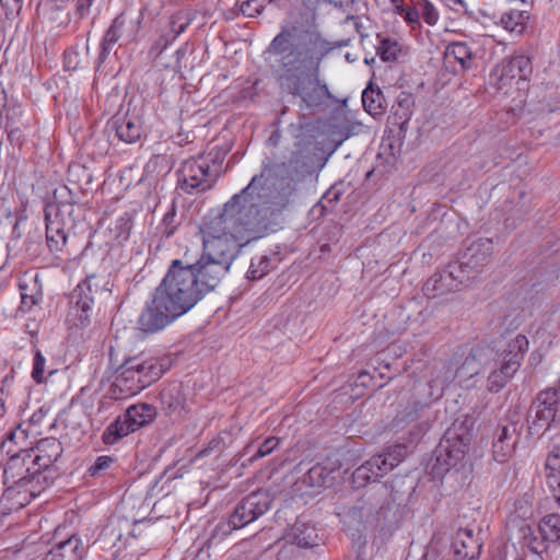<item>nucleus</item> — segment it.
<instances>
[{"instance_id":"nucleus-60","label":"nucleus","mask_w":560,"mask_h":560,"mask_svg":"<svg viewBox=\"0 0 560 560\" xmlns=\"http://www.w3.org/2000/svg\"><path fill=\"white\" fill-rule=\"evenodd\" d=\"M377 5L385 7L388 4V0H374Z\"/></svg>"},{"instance_id":"nucleus-48","label":"nucleus","mask_w":560,"mask_h":560,"mask_svg":"<svg viewBox=\"0 0 560 560\" xmlns=\"http://www.w3.org/2000/svg\"><path fill=\"white\" fill-rule=\"evenodd\" d=\"M398 51V45L396 42H392L390 39L386 38L383 39L377 48V54L380 55L381 59L384 61H392L396 59Z\"/></svg>"},{"instance_id":"nucleus-39","label":"nucleus","mask_w":560,"mask_h":560,"mask_svg":"<svg viewBox=\"0 0 560 560\" xmlns=\"http://www.w3.org/2000/svg\"><path fill=\"white\" fill-rule=\"evenodd\" d=\"M528 19L529 15L527 11L510 10L501 15L500 24L506 31L520 35L524 32Z\"/></svg>"},{"instance_id":"nucleus-31","label":"nucleus","mask_w":560,"mask_h":560,"mask_svg":"<svg viewBox=\"0 0 560 560\" xmlns=\"http://www.w3.org/2000/svg\"><path fill=\"white\" fill-rule=\"evenodd\" d=\"M413 106L415 100L412 95L401 92L392 107V124L398 126L401 130L405 129L412 117Z\"/></svg>"},{"instance_id":"nucleus-33","label":"nucleus","mask_w":560,"mask_h":560,"mask_svg":"<svg viewBox=\"0 0 560 560\" xmlns=\"http://www.w3.org/2000/svg\"><path fill=\"white\" fill-rule=\"evenodd\" d=\"M49 213L54 214L57 219L62 221L71 230L75 225V221L81 214V206L74 202L62 201L58 203H49L45 208Z\"/></svg>"},{"instance_id":"nucleus-42","label":"nucleus","mask_w":560,"mask_h":560,"mask_svg":"<svg viewBox=\"0 0 560 560\" xmlns=\"http://www.w3.org/2000/svg\"><path fill=\"white\" fill-rule=\"evenodd\" d=\"M20 290H21L20 310L22 312H30L33 308V306H35L39 302L42 294L39 293V291L36 288L30 289L28 284H26V283H21Z\"/></svg>"},{"instance_id":"nucleus-51","label":"nucleus","mask_w":560,"mask_h":560,"mask_svg":"<svg viewBox=\"0 0 560 560\" xmlns=\"http://www.w3.org/2000/svg\"><path fill=\"white\" fill-rule=\"evenodd\" d=\"M74 4V16L79 20L86 19L93 11L97 0H72Z\"/></svg>"},{"instance_id":"nucleus-38","label":"nucleus","mask_w":560,"mask_h":560,"mask_svg":"<svg viewBox=\"0 0 560 560\" xmlns=\"http://www.w3.org/2000/svg\"><path fill=\"white\" fill-rule=\"evenodd\" d=\"M527 349L528 340L526 336L518 334L515 338L509 341L506 348L503 351L501 360L504 362H516L518 370Z\"/></svg>"},{"instance_id":"nucleus-55","label":"nucleus","mask_w":560,"mask_h":560,"mask_svg":"<svg viewBox=\"0 0 560 560\" xmlns=\"http://www.w3.org/2000/svg\"><path fill=\"white\" fill-rule=\"evenodd\" d=\"M497 439L503 441H515V444L518 440V425L517 423H510L508 425H503L499 429Z\"/></svg>"},{"instance_id":"nucleus-15","label":"nucleus","mask_w":560,"mask_h":560,"mask_svg":"<svg viewBox=\"0 0 560 560\" xmlns=\"http://www.w3.org/2000/svg\"><path fill=\"white\" fill-rule=\"evenodd\" d=\"M446 380H440L438 377L432 378L425 384H419L416 388L418 390V397L420 401L413 402L410 407L400 411L395 421L396 425L401 423L413 422L419 419V411L429 404L432 399H439L443 395Z\"/></svg>"},{"instance_id":"nucleus-52","label":"nucleus","mask_w":560,"mask_h":560,"mask_svg":"<svg viewBox=\"0 0 560 560\" xmlns=\"http://www.w3.org/2000/svg\"><path fill=\"white\" fill-rule=\"evenodd\" d=\"M45 358L39 350L35 351L33 360L32 377L36 383H42L44 380Z\"/></svg>"},{"instance_id":"nucleus-29","label":"nucleus","mask_w":560,"mask_h":560,"mask_svg":"<svg viewBox=\"0 0 560 560\" xmlns=\"http://www.w3.org/2000/svg\"><path fill=\"white\" fill-rule=\"evenodd\" d=\"M492 360L490 361V363ZM517 364L516 362H504L500 360L498 362L495 359L493 360V370L488 376V389L492 393H498L501 390L509 380L516 373Z\"/></svg>"},{"instance_id":"nucleus-47","label":"nucleus","mask_w":560,"mask_h":560,"mask_svg":"<svg viewBox=\"0 0 560 560\" xmlns=\"http://www.w3.org/2000/svg\"><path fill=\"white\" fill-rule=\"evenodd\" d=\"M420 16L429 25H434L439 20V12L429 0H420L418 2Z\"/></svg>"},{"instance_id":"nucleus-50","label":"nucleus","mask_w":560,"mask_h":560,"mask_svg":"<svg viewBox=\"0 0 560 560\" xmlns=\"http://www.w3.org/2000/svg\"><path fill=\"white\" fill-rule=\"evenodd\" d=\"M114 463V458L110 456H98L93 465H91L88 469V474L92 477H96L102 475L105 470H107Z\"/></svg>"},{"instance_id":"nucleus-17","label":"nucleus","mask_w":560,"mask_h":560,"mask_svg":"<svg viewBox=\"0 0 560 560\" xmlns=\"http://www.w3.org/2000/svg\"><path fill=\"white\" fill-rule=\"evenodd\" d=\"M25 451L32 453V458L43 472H48V476H56L52 465L63 452L62 444L58 439H42L35 447L26 448Z\"/></svg>"},{"instance_id":"nucleus-49","label":"nucleus","mask_w":560,"mask_h":560,"mask_svg":"<svg viewBox=\"0 0 560 560\" xmlns=\"http://www.w3.org/2000/svg\"><path fill=\"white\" fill-rule=\"evenodd\" d=\"M266 0H246L241 4V12L248 18H255L262 13Z\"/></svg>"},{"instance_id":"nucleus-57","label":"nucleus","mask_w":560,"mask_h":560,"mask_svg":"<svg viewBox=\"0 0 560 560\" xmlns=\"http://www.w3.org/2000/svg\"><path fill=\"white\" fill-rule=\"evenodd\" d=\"M78 57L79 54L75 50H67L65 52V67L68 70H75L78 68Z\"/></svg>"},{"instance_id":"nucleus-6","label":"nucleus","mask_w":560,"mask_h":560,"mask_svg":"<svg viewBox=\"0 0 560 560\" xmlns=\"http://www.w3.org/2000/svg\"><path fill=\"white\" fill-rule=\"evenodd\" d=\"M462 427L463 423L457 424L455 421L434 451V463L431 467L434 477H442L464 458L470 436Z\"/></svg>"},{"instance_id":"nucleus-13","label":"nucleus","mask_w":560,"mask_h":560,"mask_svg":"<svg viewBox=\"0 0 560 560\" xmlns=\"http://www.w3.org/2000/svg\"><path fill=\"white\" fill-rule=\"evenodd\" d=\"M492 250V240L479 237L467 244L459 259L454 262L460 266V271L467 275V279L470 281L490 261Z\"/></svg>"},{"instance_id":"nucleus-14","label":"nucleus","mask_w":560,"mask_h":560,"mask_svg":"<svg viewBox=\"0 0 560 560\" xmlns=\"http://www.w3.org/2000/svg\"><path fill=\"white\" fill-rule=\"evenodd\" d=\"M468 282L467 275L460 271V266L450 262L447 267L433 273L424 283L423 292L428 298H436L440 295L455 292L462 285Z\"/></svg>"},{"instance_id":"nucleus-1","label":"nucleus","mask_w":560,"mask_h":560,"mask_svg":"<svg viewBox=\"0 0 560 560\" xmlns=\"http://www.w3.org/2000/svg\"><path fill=\"white\" fill-rule=\"evenodd\" d=\"M330 49L318 35L283 28L264 51L280 92L298 100L302 110H324L334 100L319 75L320 61Z\"/></svg>"},{"instance_id":"nucleus-10","label":"nucleus","mask_w":560,"mask_h":560,"mask_svg":"<svg viewBox=\"0 0 560 560\" xmlns=\"http://www.w3.org/2000/svg\"><path fill=\"white\" fill-rule=\"evenodd\" d=\"M271 504V499L266 490H257L246 495L234 508L229 517V527L240 529L265 514Z\"/></svg>"},{"instance_id":"nucleus-5","label":"nucleus","mask_w":560,"mask_h":560,"mask_svg":"<svg viewBox=\"0 0 560 560\" xmlns=\"http://www.w3.org/2000/svg\"><path fill=\"white\" fill-rule=\"evenodd\" d=\"M526 423L528 434L537 438L560 423V384L537 394L527 411Z\"/></svg>"},{"instance_id":"nucleus-41","label":"nucleus","mask_w":560,"mask_h":560,"mask_svg":"<svg viewBox=\"0 0 560 560\" xmlns=\"http://www.w3.org/2000/svg\"><path fill=\"white\" fill-rule=\"evenodd\" d=\"M330 470L320 464L314 465L304 475L303 482L310 487H323L329 481Z\"/></svg>"},{"instance_id":"nucleus-63","label":"nucleus","mask_w":560,"mask_h":560,"mask_svg":"<svg viewBox=\"0 0 560 560\" xmlns=\"http://www.w3.org/2000/svg\"><path fill=\"white\" fill-rule=\"evenodd\" d=\"M10 513H3V511H0V526L2 525V516L9 515Z\"/></svg>"},{"instance_id":"nucleus-25","label":"nucleus","mask_w":560,"mask_h":560,"mask_svg":"<svg viewBox=\"0 0 560 560\" xmlns=\"http://www.w3.org/2000/svg\"><path fill=\"white\" fill-rule=\"evenodd\" d=\"M453 547L458 560H475L480 555L481 542L471 528H460L455 535Z\"/></svg>"},{"instance_id":"nucleus-12","label":"nucleus","mask_w":560,"mask_h":560,"mask_svg":"<svg viewBox=\"0 0 560 560\" xmlns=\"http://www.w3.org/2000/svg\"><path fill=\"white\" fill-rule=\"evenodd\" d=\"M184 267L192 271L195 284L198 285L203 296L212 292L230 270L224 262H219L205 255H201L196 262L184 265Z\"/></svg>"},{"instance_id":"nucleus-54","label":"nucleus","mask_w":560,"mask_h":560,"mask_svg":"<svg viewBox=\"0 0 560 560\" xmlns=\"http://www.w3.org/2000/svg\"><path fill=\"white\" fill-rule=\"evenodd\" d=\"M114 44L107 42L106 39L102 38L100 43V52L97 58L95 59V69L96 71H100L101 68L105 65L108 56L110 55Z\"/></svg>"},{"instance_id":"nucleus-18","label":"nucleus","mask_w":560,"mask_h":560,"mask_svg":"<svg viewBox=\"0 0 560 560\" xmlns=\"http://www.w3.org/2000/svg\"><path fill=\"white\" fill-rule=\"evenodd\" d=\"M128 362L144 388L156 382L171 368V360L167 357L130 358Z\"/></svg>"},{"instance_id":"nucleus-4","label":"nucleus","mask_w":560,"mask_h":560,"mask_svg":"<svg viewBox=\"0 0 560 560\" xmlns=\"http://www.w3.org/2000/svg\"><path fill=\"white\" fill-rule=\"evenodd\" d=\"M54 481V476L43 472L32 458V453L21 450L11 455L3 469L5 489L0 499V511L11 513L26 506Z\"/></svg>"},{"instance_id":"nucleus-58","label":"nucleus","mask_w":560,"mask_h":560,"mask_svg":"<svg viewBox=\"0 0 560 560\" xmlns=\"http://www.w3.org/2000/svg\"><path fill=\"white\" fill-rule=\"evenodd\" d=\"M187 26L188 22H184L177 25L175 19L173 18L171 21V32L173 33L172 39H175L178 35L185 32Z\"/></svg>"},{"instance_id":"nucleus-7","label":"nucleus","mask_w":560,"mask_h":560,"mask_svg":"<svg viewBox=\"0 0 560 560\" xmlns=\"http://www.w3.org/2000/svg\"><path fill=\"white\" fill-rule=\"evenodd\" d=\"M177 188L188 195L211 189L218 180V173L211 170L210 161L200 155L185 160L176 172Z\"/></svg>"},{"instance_id":"nucleus-26","label":"nucleus","mask_w":560,"mask_h":560,"mask_svg":"<svg viewBox=\"0 0 560 560\" xmlns=\"http://www.w3.org/2000/svg\"><path fill=\"white\" fill-rule=\"evenodd\" d=\"M45 220L48 247L51 252H60L67 242V234L71 229L46 209Z\"/></svg>"},{"instance_id":"nucleus-22","label":"nucleus","mask_w":560,"mask_h":560,"mask_svg":"<svg viewBox=\"0 0 560 560\" xmlns=\"http://www.w3.org/2000/svg\"><path fill=\"white\" fill-rule=\"evenodd\" d=\"M498 354L490 347H476L465 358L460 366L457 368L455 376L458 380H468L479 374L481 366L489 365L491 360Z\"/></svg>"},{"instance_id":"nucleus-8","label":"nucleus","mask_w":560,"mask_h":560,"mask_svg":"<svg viewBox=\"0 0 560 560\" xmlns=\"http://www.w3.org/2000/svg\"><path fill=\"white\" fill-rule=\"evenodd\" d=\"M407 453L406 445L397 444L388 447L383 454L372 456L352 474L353 485L360 488L364 487L370 481L378 480L398 466L406 457Z\"/></svg>"},{"instance_id":"nucleus-30","label":"nucleus","mask_w":560,"mask_h":560,"mask_svg":"<svg viewBox=\"0 0 560 560\" xmlns=\"http://www.w3.org/2000/svg\"><path fill=\"white\" fill-rule=\"evenodd\" d=\"M132 22L124 13L118 14L105 31L103 38L116 45L120 40L130 42L135 38Z\"/></svg>"},{"instance_id":"nucleus-56","label":"nucleus","mask_w":560,"mask_h":560,"mask_svg":"<svg viewBox=\"0 0 560 560\" xmlns=\"http://www.w3.org/2000/svg\"><path fill=\"white\" fill-rule=\"evenodd\" d=\"M224 442L222 438H214L212 439L208 446L199 452V456H208L211 452H215L220 454L223 450Z\"/></svg>"},{"instance_id":"nucleus-16","label":"nucleus","mask_w":560,"mask_h":560,"mask_svg":"<svg viewBox=\"0 0 560 560\" xmlns=\"http://www.w3.org/2000/svg\"><path fill=\"white\" fill-rule=\"evenodd\" d=\"M538 532L541 536V540L533 536V529L529 526L523 529V535L528 541V547L536 553L545 549L544 541L560 540V511L544 516L538 523Z\"/></svg>"},{"instance_id":"nucleus-37","label":"nucleus","mask_w":560,"mask_h":560,"mask_svg":"<svg viewBox=\"0 0 560 560\" xmlns=\"http://www.w3.org/2000/svg\"><path fill=\"white\" fill-rule=\"evenodd\" d=\"M445 60L452 62V59L460 65L463 69L470 68L472 52L469 46L464 42H454L447 45L445 49Z\"/></svg>"},{"instance_id":"nucleus-46","label":"nucleus","mask_w":560,"mask_h":560,"mask_svg":"<svg viewBox=\"0 0 560 560\" xmlns=\"http://www.w3.org/2000/svg\"><path fill=\"white\" fill-rule=\"evenodd\" d=\"M281 443V439L277 436L267 438L257 448L255 454L249 458V462L262 458L271 454Z\"/></svg>"},{"instance_id":"nucleus-3","label":"nucleus","mask_w":560,"mask_h":560,"mask_svg":"<svg viewBox=\"0 0 560 560\" xmlns=\"http://www.w3.org/2000/svg\"><path fill=\"white\" fill-rule=\"evenodd\" d=\"M205 296L192 279V271L180 259L172 260L138 318V328L154 334L188 313Z\"/></svg>"},{"instance_id":"nucleus-2","label":"nucleus","mask_w":560,"mask_h":560,"mask_svg":"<svg viewBox=\"0 0 560 560\" xmlns=\"http://www.w3.org/2000/svg\"><path fill=\"white\" fill-rule=\"evenodd\" d=\"M262 179L264 173L253 176L249 184L224 205L222 213L201 231L202 255L231 268L246 244L243 232L266 224V201L260 192Z\"/></svg>"},{"instance_id":"nucleus-44","label":"nucleus","mask_w":560,"mask_h":560,"mask_svg":"<svg viewBox=\"0 0 560 560\" xmlns=\"http://www.w3.org/2000/svg\"><path fill=\"white\" fill-rule=\"evenodd\" d=\"M515 441H503L495 439L492 445L493 458L499 463H504L513 453Z\"/></svg>"},{"instance_id":"nucleus-24","label":"nucleus","mask_w":560,"mask_h":560,"mask_svg":"<svg viewBox=\"0 0 560 560\" xmlns=\"http://www.w3.org/2000/svg\"><path fill=\"white\" fill-rule=\"evenodd\" d=\"M530 72V59L527 56L518 55L510 59H504L495 67L493 74L497 75L500 81H505L516 77L520 79H526Z\"/></svg>"},{"instance_id":"nucleus-28","label":"nucleus","mask_w":560,"mask_h":560,"mask_svg":"<svg viewBox=\"0 0 560 560\" xmlns=\"http://www.w3.org/2000/svg\"><path fill=\"white\" fill-rule=\"evenodd\" d=\"M544 475L547 487L555 499L560 502V446H553L548 453L545 460Z\"/></svg>"},{"instance_id":"nucleus-11","label":"nucleus","mask_w":560,"mask_h":560,"mask_svg":"<svg viewBox=\"0 0 560 560\" xmlns=\"http://www.w3.org/2000/svg\"><path fill=\"white\" fill-rule=\"evenodd\" d=\"M387 497V489L381 487L376 491H366L348 511L349 522L358 525L375 524L380 520Z\"/></svg>"},{"instance_id":"nucleus-43","label":"nucleus","mask_w":560,"mask_h":560,"mask_svg":"<svg viewBox=\"0 0 560 560\" xmlns=\"http://www.w3.org/2000/svg\"><path fill=\"white\" fill-rule=\"evenodd\" d=\"M270 258L267 256H259L253 258L250 266L247 271V278L252 280H258L262 278L269 271Z\"/></svg>"},{"instance_id":"nucleus-34","label":"nucleus","mask_w":560,"mask_h":560,"mask_svg":"<svg viewBox=\"0 0 560 560\" xmlns=\"http://www.w3.org/2000/svg\"><path fill=\"white\" fill-rule=\"evenodd\" d=\"M135 431L136 429L131 425V421L124 413L105 429L102 440L105 444L113 445L121 438Z\"/></svg>"},{"instance_id":"nucleus-36","label":"nucleus","mask_w":560,"mask_h":560,"mask_svg":"<svg viewBox=\"0 0 560 560\" xmlns=\"http://www.w3.org/2000/svg\"><path fill=\"white\" fill-rule=\"evenodd\" d=\"M126 417L131 421L136 430L150 423L156 415L155 408L150 404H138L130 406L126 411Z\"/></svg>"},{"instance_id":"nucleus-32","label":"nucleus","mask_w":560,"mask_h":560,"mask_svg":"<svg viewBox=\"0 0 560 560\" xmlns=\"http://www.w3.org/2000/svg\"><path fill=\"white\" fill-rule=\"evenodd\" d=\"M5 130L9 139L12 141L15 137L19 138L23 128L28 125L27 119L24 118V109L21 105L14 104L12 106L3 105Z\"/></svg>"},{"instance_id":"nucleus-9","label":"nucleus","mask_w":560,"mask_h":560,"mask_svg":"<svg viewBox=\"0 0 560 560\" xmlns=\"http://www.w3.org/2000/svg\"><path fill=\"white\" fill-rule=\"evenodd\" d=\"M307 174V165L301 152H294L288 162L277 166L280 187L273 196L272 205L282 210L289 206L296 191L298 183Z\"/></svg>"},{"instance_id":"nucleus-40","label":"nucleus","mask_w":560,"mask_h":560,"mask_svg":"<svg viewBox=\"0 0 560 560\" xmlns=\"http://www.w3.org/2000/svg\"><path fill=\"white\" fill-rule=\"evenodd\" d=\"M362 103L366 112L372 115L378 114L386 107L385 97L380 89L369 86L362 93Z\"/></svg>"},{"instance_id":"nucleus-53","label":"nucleus","mask_w":560,"mask_h":560,"mask_svg":"<svg viewBox=\"0 0 560 560\" xmlns=\"http://www.w3.org/2000/svg\"><path fill=\"white\" fill-rule=\"evenodd\" d=\"M395 12L401 15L408 24H416L419 22L420 13L418 8L406 7L405 4H397Z\"/></svg>"},{"instance_id":"nucleus-35","label":"nucleus","mask_w":560,"mask_h":560,"mask_svg":"<svg viewBox=\"0 0 560 560\" xmlns=\"http://www.w3.org/2000/svg\"><path fill=\"white\" fill-rule=\"evenodd\" d=\"M290 536L299 547L308 548L317 545L318 535L315 527L301 521L291 527Z\"/></svg>"},{"instance_id":"nucleus-62","label":"nucleus","mask_w":560,"mask_h":560,"mask_svg":"<svg viewBox=\"0 0 560 560\" xmlns=\"http://www.w3.org/2000/svg\"><path fill=\"white\" fill-rule=\"evenodd\" d=\"M4 95H5V92H4V90L0 86V100H4Z\"/></svg>"},{"instance_id":"nucleus-27","label":"nucleus","mask_w":560,"mask_h":560,"mask_svg":"<svg viewBox=\"0 0 560 560\" xmlns=\"http://www.w3.org/2000/svg\"><path fill=\"white\" fill-rule=\"evenodd\" d=\"M160 400L166 415L180 413L186 405V395L182 383L174 382L164 387L160 393Z\"/></svg>"},{"instance_id":"nucleus-19","label":"nucleus","mask_w":560,"mask_h":560,"mask_svg":"<svg viewBox=\"0 0 560 560\" xmlns=\"http://www.w3.org/2000/svg\"><path fill=\"white\" fill-rule=\"evenodd\" d=\"M106 129L122 142L135 143L142 135V124L138 116L125 114L115 115L107 122Z\"/></svg>"},{"instance_id":"nucleus-20","label":"nucleus","mask_w":560,"mask_h":560,"mask_svg":"<svg viewBox=\"0 0 560 560\" xmlns=\"http://www.w3.org/2000/svg\"><path fill=\"white\" fill-rule=\"evenodd\" d=\"M144 389L137 373L131 369L128 360L120 366L114 383L110 385V394L115 399H125L135 396Z\"/></svg>"},{"instance_id":"nucleus-61","label":"nucleus","mask_w":560,"mask_h":560,"mask_svg":"<svg viewBox=\"0 0 560 560\" xmlns=\"http://www.w3.org/2000/svg\"><path fill=\"white\" fill-rule=\"evenodd\" d=\"M348 20L355 21L353 16L348 18ZM354 25H355L357 31H358V32H360V25H359V23H358V22H354Z\"/></svg>"},{"instance_id":"nucleus-21","label":"nucleus","mask_w":560,"mask_h":560,"mask_svg":"<svg viewBox=\"0 0 560 560\" xmlns=\"http://www.w3.org/2000/svg\"><path fill=\"white\" fill-rule=\"evenodd\" d=\"M95 277H89L80 282L72 292V312L79 317L82 326L90 323L92 305L94 303V294L96 289L93 290V281Z\"/></svg>"},{"instance_id":"nucleus-64","label":"nucleus","mask_w":560,"mask_h":560,"mask_svg":"<svg viewBox=\"0 0 560 560\" xmlns=\"http://www.w3.org/2000/svg\"><path fill=\"white\" fill-rule=\"evenodd\" d=\"M278 0H266V4L267 3H273V2H277Z\"/></svg>"},{"instance_id":"nucleus-45","label":"nucleus","mask_w":560,"mask_h":560,"mask_svg":"<svg viewBox=\"0 0 560 560\" xmlns=\"http://www.w3.org/2000/svg\"><path fill=\"white\" fill-rule=\"evenodd\" d=\"M177 229L175 207H172L163 217L159 230L164 237H171Z\"/></svg>"},{"instance_id":"nucleus-59","label":"nucleus","mask_w":560,"mask_h":560,"mask_svg":"<svg viewBox=\"0 0 560 560\" xmlns=\"http://www.w3.org/2000/svg\"><path fill=\"white\" fill-rule=\"evenodd\" d=\"M388 3L393 4L395 10L397 9V4H404L401 0H388Z\"/></svg>"},{"instance_id":"nucleus-23","label":"nucleus","mask_w":560,"mask_h":560,"mask_svg":"<svg viewBox=\"0 0 560 560\" xmlns=\"http://www.w3.org/2000/svg\"><path fill=\"white\" fill-rule=\"evenodd\" d=\"M88 546L78 535L70 536L56 545L43 560H82Z\"/></svg>"}]
</instances>
